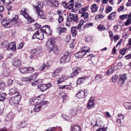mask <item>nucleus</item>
<instances>
[{
    "instance_id": "f257e3e1",
    "label": "nucleus",
    "mask_w": 131,
    "mask_h": 131,
    "mask_svg": "<svg viewBox=\"0 0 131 131\" xmlns=\"http://www.w3.org/2000/svg\"><path fill=\"white\" fill-rule=\"evenodd\" d=\"M12 21L8 17H6L2 19L1 23L2 25L5 28H10L12 25V24L11 23Z\"/></svg>"
},
{
    "instance_id": "f03ea898",
    "label": "nucleus",
    "mask_w": 131,
    "mask_h": 131,
    "mask_svg": "<svg viewBox=\"0 0 131 131\" xmlns=\"http://www.w3.org/2000/svg\"><path fill=\"white\" fill-rule=\"evenodd\" d=\"M20 72L23 74L31 73L35 71L33 67L27 68L23 66L19 69Z\"/></svg>"
},
{
    "instance_id": "7ed1b4c3",
    "label": "nucleus",
    "mask_w": 131,
    "mask_h": 131,
    "mask_svg": "<svg viewBox=\"0 0 131 131\" xmlns=\"http://www.w3.org/2000/svg\"><path fill=\"white\" fill-rule=\"evenodd\" d=\"M50 42H47L46 46L47 50L48 52H50L53 50V46L55 43V39L52 38H50Z\"/></svg>"
},
{
    "instance_id": "20e7f679",
    "label": "nucleus",
    "mask_w": 131,
    "mask_h": 131,
    "mask_svg": "<svg viewBox=\"0 0 131 131\" xmlns=\"http://www.w3.org/2000/svg\"><path fill=\"white\" fill-rule=\"evenodd\" d=\"M70 52L69 53V52H65L63 56L62 57L60 60V62L61 63H65L68 62L69 61V55Z\"/></svg>"
},
{
    "instance_id": "39448f33",
    "label": "nucleus",
    "mask_w": 131,
    "mask_h": 131,
    "mask_svg": "<svg viewBox=\"0 0 131 131\" xmlns=\"http://www.w3.org/2000/svg\"><path fill=\"white\" fill-rule=\"evenodd\" d=\"M10 99L13 100V103L15 104H19V102L21 100V96L20 95L18 94L11 97Z\"/></svg>"
},
{
    "instance_id": "423d86ee",
    "label": "nucleus",
    "mask_w": 131,
    "mask_h": 131,
    "mask_svg": "<svg viewBox=\"0 0 131 131\" xmlns=\"http://www.w3.org/2000/svg\"><path fill=\"white\" fill-rule=\"evenodd\" d=\"M95 104L94 98L93 97H91L88 101L87 104V107L88 109H91L94 107Z\"/></svg>"
},
{
    "instance_id": "0eeeda50",
    "label": "nucleus",
    "mask_w": 131,
    "mask_h": 131,
    "mask_svg": "<svg viewBox=\"0 0 131 131\" xmlns=\"http://www.w3.org/2000/svg\"><path fill=\"white\" fill-rule=\"evenodd\" d=\"M127 78V75L126 73L123 74L118 79V84L122 86L125 82Z\"/></svg>"
},
{
    "instance_id": "6e6552de",
    "label": "nucleus",
    "mask_w": 131,
    "mask_h": 131,
    "mask_svg": "<svg viewBox=\"0 0 131 131\" xmlns=\"http://www.w3.org/2000/svg\"><path fill=\"white\" fill-rule=\"evenodd\" d=\"M20 13L26 19H27L28 20V21L29 20V18L31 19V20L30 21H29V22L32 23L34 21V20L31 19V17H30V16L27 14L25 10H21V11Z\"/></svg>"
},
{
    "instance_id": "1a4fd4ad",
    "label": "nucleus",
    "mask_w": 131,
    "mask_h": 131,
    "mask_svg": "<svg viewBox=\"0 0 131 131\" xmlns=\"http://www.w3.org/2000/svg\"><path fill=\"white\" fill-rule=\"evenodd\" d=\"M16 50V43L14 42H13L11 43L8 44L7 47V50L9 51L12 50L13 52H14Z\"/></svg>"
},
{
    "instance_id": "9d476101",
    "label": "nucleus",
    "mask_w": 131,
    "mask_h": 131,
    "mask_svg": "<svg viewBox=\"0 0 131 131\" xmlns=\"http://www.w3.org/2000/svg\"><path fill=\"white\" fill-rule=\"evenodd\" d=\"M85 93L84 90H80L76 94V96L78 99L83 98L85 97Z\"/></svg>"
},
{
    "instance_id": "9b49d317",
    "label": "nucleus",
    "mask_w": 131,
    "mask_h": 131,
    "mask_svg": "<svg viewBox=\"0 0 131 131\" xmlns=\"http://www.w3.org/2000/svg\"><path fill=\"white\" fill-rule=\"evenodd\" d=\"M70 130L71 131H81V126L76 124L71 127Z\"/></svg>"
},
{
    "instance_id": "f8f14e48",
    "label": "nucleus",
    "mask_w": 131,
    "mask_h": 131,
    "mask_svg": "<svg viewBox=\"0 0 131 131\" xmlns=\"http://www.w3.org/2000/svg\"><path fill=\"white\" fill-rule=\"evenodd\" d=\"M41 34L42 35V37H38L37 36L40 35V34L39 33L38 31H37L34 34L32 39H34L37 38L39 40H42L44 38V34H43L42 33H41Z\"/></svg>"
},
{
    "instance_id": "ddd939ff",
    "label": "nucleus",
    "mask_w": 131,
    "mask_h": 131,
    "mask_svg": "<svg viewBox=\"0 0 131 131\" xmlns=\"http://www.w3.org/2000/svg\"><path fill=\"white\" fill-rule=\"evenodd\" d=\"M35 108L33 110L31 111V113H32L33 112H38L42 108V105H40L38 103H37V104L34 106Z\"/></svg>"
},
{
    "instance_id": "4468645a",
    "label": "nucleus",
    "mask_w": 131,
    "mask_h": 131,
    "mask_svg": "<svg viewBox=\"0 0 131 131\" xmlns=\"http://www.w3.org/2000/svg\"><path fill=\"white\" fill-rule=\"evenodd\" d=\"M45 85L46 84L43 83L39 84L38 85L37 88L39 89V90L42 92H44L47 90Z\"/></svg>"
},
{
    "instance_id": "2eb2a0df",
    "label": "nucleus",
    "mask_w": 131,
    "mask_h": 131,
    "mask_svg": "<svg viewBox=\"0 0 131 131\" xmlns=\"http://www.w3.org/2000/svg\"><path fill=\"white\" fill-rule=\"evenodd\" d=\"M88 77L85 76L84 77H82L79 78L77 80L76 82V84L77 85L80 84L84 82V80L87 78H88Z\"/></svg>"
},
{
    "instance_id": "dca6fc26",
    "label": "nucleus",
    "mask_w": 131,
    "mask_h": 131,
    "mask_svg": "<svg viewBox=\"0 0 131 131\" xmlns=\"http://www.w3.org/2000/svg\"><path fill=\"white\" fill-rule=\"evenodd\" d=\"M45 95L43 94H41L37 97H34L32 99H30V102H31V100L32 101L34 102V101H35L37 99H38L39 98H41V100H44L45 99Z\"/></svg>"
},
{
    "instance_id": "f3484780",
    "label": "nucleus",
    "mask_w": 131,
    "mask_h": 131,
    "mask_svg": "<svg viewBox=\"0 0 131 131\" xmlns=\"http://www.w3.org/2000/svg\"><path fill=\"white\" fill-rule=\"evenodd\" d=\"M78 74L79 72L78 71L75 70L70 74L69 76H67L66 77V79H68L69 78H73L74 77L76 76Z\"/></svg>"
},
{
    "instance_id": "a211bd4d",
    "label": "nucleus",
    "mask_w": 131,
    "mask_h": 131,
    "mask_svg": "<svg viewBox=\"0 0 131 131\" xmlns=\"http://www.w3.org/2000/svg\"><path fill=\"white\" fill-rule=\"evenodd\" d=\"M123 105L126 109L131 110V102H126L123 103Z\"/></svg>"
},
{
    "instance_id": "6ab92c4d",
    "label": "nucleus",
    "mask_w": 131,
    "mask_h": 131,
    "mask_svg": "<svg viewBox=\"0 0 131 131\" xmlns=\"http://www.w3.org/2000/svg\"><path fill=\"white\" fill-rule=\"evenodd\" d=\"M71 31L72 35L73 37H75L77 34V32L76 30L77 29V27L76 26H74L72 27H71Z\"/></svg>"
},
{
    "instance_id": "aec40b11",
    "label": "nucleus",
    "mask_w": 131,
    "mask_h": 131,
    "mask_svg": "<svg viewBox=\"0 0 131 131\" xmlns=\"http://www.w3.org/2000/svg\"><path fill=\"white\" fill-rule=\"evenodd\" d=\"M116 13L113 12L110 14L108 16L107 19L110 20H113L115 17Z\"/></svg>"
},
{
    "instance_id": "412c9836",
    "label": "nucleus",
    "mask_w": 131,
    "mask_h": 131,
    "mask_svg": "<svg viewBox=\"0 0 131 131\" xmlns=\"http://www.w3.org/2000/svg\"><path fill=\"white\" fill-rule=\"evenodd\" d=\"M36 50V53H37V56H40L42 55V49L40 47H38L35 49Z\"/></svg>"
},
{
    "instance_id": "4be33fe9",
    "label": "nucleus",
    "mask_w": 131,
    "mask_h": 131,
    "mask_svg": "<svg viewBox=\"0 0 131 131\" xmlns=\"http://www.w3.org/2000/svg\"><path fill=\"white\" fill-rule=\"evenodd\" d=\"M98 7L97 6V5L94 4L92 6L91 8V12L94 13L97 10Z\"/></svg>"
},
{
    "instance_id": "5701e85b",
    "label": "nucleus",
    "mask_w": 131,
    "mask_h": 131,
    "mask_svg": "<svg viewBox=\"0 0 131 131\" xmlns=\"http://www.w3.org/2000/svg\"><path fill=\"white\" fill-rule=\"evenodd\" d=\"M85 42H91L93 39V37L90 35H87L85 37Z\"/></svg>"
},
{
    "instance_id": "b1692460",
    "label": "nucleus",
    "mask_w": 131,
    "mask_h": 131,
    "mask_svg": "<svg viewBox=\"0 0 131 131\" xmlns=\"http://www.w3.org/2000/svg\"><path fill=\"white\" fill-rule=\"evenodd\" d=\"M101 74H96L95 77V81L97 82H100L102 78L103 77Z\"/></svg>"
},
{
    "instance_id": "393cba45",
    "label": "nucleus",
    "mask_w": 131,
    "mask_h": 131,
    "mask_svg": "<svg viewBox=\"0 0 131 131\" xmlns=\"http://www.w3.org/2000/svg\"><path fill=\"white\" fill-rule=\"evenodd\" d=\"M52 51L53 52L56 54H57L59 51L58 47L57 45H56L55 44H54L53 47V50Z\"/></svg>"
},
{
    "instance_id": "a878e982",
    "label": "nucleus",
    "mask_w": 131,
    "mask_h": 131,
    "mask_svg": "<svg viewBox=\"0 0 131 131\" xmlns=\"http://www.w3.org/2000/svg\"><path fill=\"white\" fill-rule=\"evenodd\" d=\"M6 87V85L4 82H0V89L4 90Z\"/></svg>"
},
{
    "instance_id": "bb28decb",
    "label": "nucleus",
    "mask_w": 131,
    "mask_h": 131,
    "mask_svg": "<svg viewBox=\"0 0 131 131\" xmlns=\"http://www.w3.org/2000/svg\"><path fill=\"white\" fill-rule=\"evenodd\" d=\"M17 92V89L15 87L13 88L10 90V94H16Z\"/></svg>"
},
{
    "instance_id": "cd10ccee",
    "label": "nucleus",
    "mask_w": 131,
    "mask_h": 131,
    "mask_svg": "<svg viewBox=\"0 0 131 131\" xmlns=\"http://www.w3.org/2000/svg\"><path fill=\"white\" fill-rule=\"evenodd\" d=\"M7 95L5 93H3L2 92H0V97L1 99L3 100V101L6 99L5 96Z\"/></svg>"
},
{
    "instance_id": "c85d7f7f",
    "label": "nucleus",
    "mask_w": 131,
    "mask_h": 131,
    "mask_svg": "<svg viewBox=\"0 0 131 131\" xmlns=\"http://www.w3.org/2000/svg\"><path fill=\"white\" fill-rule=\"evenodd\" d=\"M118 78V76L117 75H113L111 79L113 82H115L117 81Z\"/></svg>"
},
{
    "instance_id": "c756f323",
    "label": "nucleus",
    "mask_w": 131,
    "mask_h": 131,
    "mask_svg": "<svg viewBox=\"0 0 131 131\" xmlns=\"http://www.w3.org/2000/svg\"><path fill=\"white\" fill-rule=\"evenodd\" d=\"M2 67L4 71V73L9 74L10 72V70H9V68L6 67L5 66H2Z\"/></svg>"
},
{
    "instance_id": "7c9ffc66",
    "label": "nucleus",
    "mask_w": 131,
    "mask_h": 131,
    "mask_svg": "<svg viewBox=\"0 0 131 131\" xmlns=\"http://www.w3.org/2000/svg\"><path fill=\"white\" fill-rule=\"evenodd\" d=\"M78 53L80 58L86 55V52H83V50L79 51Z\"/></svg>"
},
{
    "instance_id": "2f4dec72",
    "label": "nucleus",
    "mask_w": 131,
    "mask_h": 131,
    "mask_svg": "<svg viewBox=\"0 0 131 131\" xmlns=\"http://www.w3.org/2000/svg\"><path fill=\"white\" fill-rule=\"evenodd\" d=\"M107 128V127H104V126H103L102 127H100L98 128L96 131H106Z\"/></svg>"
},
{
    "instance_id": "473e14b6",
    "label": "nucleus",
    "mask_w": 131,
    "mask_h": 131,
    "mask_svg": "<svg viewBox=\"0 0 131 131\" xmlns=\"http://www.w3.org/2000/svg\"><path fill=\"white\" fill-rule=\"evenodd\" d=\"M39 73H34L33 75H32L31 76V80H34L36 79L37 77L39 75Z\"/></svg>"
},
{
    "instance_id": "72a5a7b5",
    "label": "nucleus",
    "mask_w": 131,
    "mask_h": 131,
    "mask_svg": "<svg viewBox=\"0 0 131 131\" xmlns=\"http://www.w3.org/2000/svg\"><path fill=\"white\" fill-rule=\"evenodd\" d=\"M21 62L19 60H16L15 62L13 64V66H21Z\"/></svg>"
},
{
    "instance_id": "f704fd0d",
    "label": "nucleus",
    "mask_w": 131,
    "mask_h": 131,
    "mask_svg": "<svg viewBox=\"0 0 131 131\" xmlns=\"http://www.w3.org/2000/svg\"><path fill=\"white\" fill-rule=\"evenodd\" d=\"M49 102L48 101H43L42 100L41 102H39V104H40V105H42V106L43 105H47Z\"/></svg>"
},
{
    "instance_id": "c9c22d12",
    "label": "nucleus",
    "mask_w": 131,
    "mask_h": 131,
    "mask_svg": "<svg viewBox=\"0 0 131 131\" xmlns=\"http://www.w3.org/2000/svg\"><path fill=\"white\" fill-rule=\"evenodd\" d=\"M22 80L23 81H24L30 82L31 81V79L30 77L28 78H22Z\"/></svg>"
},
{
    "instance_id": "e433bc0d",
    "label": "nucleus",
    "mask_w": 131,
    "mask_h": 131,
    "mask_svg": "<svg viewBox=\"0 0 131 131\" xmlns=\"http://www.w3.org/2000/svg\"><path fill=\"white\" fill-rule=\"evenodd\" d=\"M127 16L128 14H123L119 16V18L122 20H123L126 19L127 17Z\"/></svg>"
},
{
    "instance_id": "4c0bfd02",
    "label": "nucleus",
    "mask_w": 131,
    "mask_h": 131,
    "mask_svg": "<svg viewBox=\"0 0 131 131\" xmlns=\"http://www.w3.org/2000/svg\"><path fill=\"white\" fill-rule=\"evenodd\" d=\"M112 8L111 6H108L107 8H106L105 10L106 11V14L109 13L111 12L112 10Z\"/></svg>"
},
{
    "instance_id": "58836bf2",
    "label": "nucleus",
    "mask_w": 131,
    "mask_h": 131,
    "mask_svg": "<svg viewBox=\"0 0 131 131\" xmlns=\"http://www.w3.org/2000/svg\"><path fill=\"white\" fill-rule=\"evenodd\" d=\"M60 29L59 30V34H61L64 32L65 31H66L67 30V28H61L60 26H59L58 28V29Z\"/></svg>"
},
{
    "instance_id": "ea45409f",
    "label": "nucleus",
    "mask_w": 131,
    "mask_h": 131,
    "mask_svg": "<svg viewBox=\"0 0 131 131\" xmlns=\"http://www.w3.org/2000/svg\"><path fill=\"white\" fill-rule=\"evenodd\" d=\"M70 113L71 114L72 116H73L77 114V111L75 109H71L70 110Z\"/></svg>"
},
{
    "instance_id": "a19ab883",
    "label": "nucleus",
    "mask_w": 131,
    "mask_h": 131,
    "mask_svg": "<svg viewBox=\"0 0 131 131\" xmlns=\"http://www.w3.org/2000/svg\"><path fill=\"white\" fill-rule=\"evenodd\" d=\"M8 41L6 40L3 41L2 43V45L4 48L6 47L8 45Z\"/></svg>"
},
{
    "instance_id": "79ce46f5",
    "label": "nucleus",
    "mask_w": 131,
    "mask_h": 131,
    "mask_svg": "<svg viewBox=\"0 0 131 131\" xmlns=\"http://www.w3.org/2000/svg\"><path fill=\"white\" fill-rule=\"evenodd\" d=\"M69 3L70 4L69 5H68V7L69 6V7H71L72 8L73 7V5L74 4V0H70V1L69 2Z\"/></svg>"
},
{
    "instance_id": "37998d69",
    "label": "nucleus",
    "mask_w": 131,
    "mask_h": 131,
    "mask_svg": "<svg viewBox=\"0 0 131 131\" xmlns=\"http://www.w3.org/2000/svg\"><path fill=\"white\" fill-rule=\"evenodd\" d=\"M13 81L10 79H8L7 82V86H9L13 84Z\"/></svg>"
},
{
    "instance_id": "c03bdc74",
    "label": "nucleus",
    "mask_w": 131,
    "mask_h": 131,
    "mask_svg": "<svg viewBox=\"0 0 131 131\" xmlns=\"http://www.w3.org/2000/svg\"><path fill=\"white\" fill-rule=\"evenodd\" d=\"M64 79L63 77H61L58 80H57V84H59L64 81Z\"/></svg>"
},
{
    "instance_id": "a18cd8bd",
    "label": "nucleus",
    "mask_w": 131,
    "mask_h": 131,
    "mask_svg": "<svg viewBox=\"0 0 131 131\" xmlns=\"http://www.w3.org/2000/svg\"><path fill=\"white\" fill-rule=\"evenodd\" d=\"M62 5L64 7L66 8L67 9L68 8V5L66 3L65 1H63L62 2Z\"/></svg>"
},
{
    "instance_id": "49530a36",
    "label": "nucleus",
    "mask_w": 131,
    "mask_h": 131,
    "mask_svg": "<svg viewBox=\"0 0 131 131\" xmlns=\"http://www.w3.org/2000/svg\"><path fill=\"white\" fill-rule=\"evenodd\" d=\"M89 8V6H85L84 7L82 8L81 9V11L83 12V13H84Z\"/></svg>"
},
{
    "instance_id": "de8ad7c7",
    "label": "nucleus",
    "mask_w": 131,
    "mask_h": 131,
    "mask_svg": "<svg viewBox=\"0 0 131 131\" xmlns=\"http://www.w3.org/2000/svg\"><path fill=\"white\" fill-rule=\"evenodd\" d=\"M131 22V19H128L125 22L124 24H125L126 26H127L130 24Z\"/></svg>"
},
{
    "instance_id": "09e8293b",
    "label": "nucleus",
    "mask_w": 131,
    "mask_h": 131,
    "mask_svg": "<svg viewBox=\"0 0 131 131\" xmlns=\"http://www.w3.org/2000/svg\"><path fill=\"white\" fill-rule=\"evenodd\" d=\"M26 125L27 124L25 122L21 123L19 124V126H20V127L21 128L25 127Z\"/></svg>"
},
{
    "instance_id": "8fccbe9b",
    "label": "nucleus",
    "mask_w": 131,
    "mask_h": 131,
    "mask_svg": "<svg viewBox=\"0 0 131 131\" xmlns=\"http://www.w3.org/2000/svg\"><path fill=\"white\" fill-rule=\"evenodd\" d=\"M18 16L17 15H16L15 16V17H14L13 18L11 19H10V20H12L11 21V22H16V21H17V19L18 18Z\"/></svg>"
},
{
    "instance_id": "3c124183",
    "label": "nucleus",
    "mask_w": 131,
    "mask_h": 131,
    "mask_svg": "<svg viewBox=\"0 0 131 131\" xmlns=\"http://www.w3.org/2000/svg\"><path fill=\"white\" fill-rule=\"evenodd\" d=\"M34 26H35V29H39L41 27V25L37 23L35 24H34Z\"/></svg>"
},
{
    "instance_id": "603ef678",
    "label": "nucleus",
    "mask_w": 131,
    "mask_h": 131,
    "mask_svg": "<svg viewBox=\"0 0 131 131\" xmlns=\"http://www.w3.org/2000/svg\"><path fill=\"white\" fill-rule=\"evenodd\" d=\"M46 67L48 68H50V66H42L41 67H39V70L40 71H42Z\"/></svg>"
},
{
    "instance_id": "864d4df0",
    "label": "nucleus",
    "mask_w": 131,
    "mask_h": 131,
    "mask_svg": "<svg viewBox=\"0 0 131 131\" xmlns=\"http://www.w3.org/2000/svg\"><path fill=\"white\" fill-rule=\"evenodd\" d=\"M31 54L34 55H37L36 53V50H35V49H34L31 51L30 52Z\"/></svg>"
},
{
    "instance_id": "5fc2aeb1",
    "label": "nucleus",
    "mask_w": 131,
    "mask_h": 131,
    "mask_svg": "<svg viewBox=\"0 0 131 131\" xmlns=\"http://www.w3.org/2000/svg\"><path fill=\"white\" fill-rule=\"evenodd\" d=\"M31 54L34 55H37L36 53V50H35V49H34L31 51L30 52Z\"/></svg>"
},
{
    "instance_id": "6e6d98bb",
    "label": "nucleus",
    "mask_w": 131,
    "mask_h": 131,
    "mask_svg": "<svg viewBox=\"0 0 131 131\" xmlns=\"http://www.w3.org/2000/svg\"><path fill=\"white\" fill-rule=\"evenodd\" d=\"M41 12H42V14H40V13H39V14H38V16H39L40 17V18H41L42 19H45L46 18H45V16L43 14H42L43 12L42 11H41Z\"/></svg>"
},
{
    "instance_id": "4d7b16f0",
    "label": "nucleus",
    "mask_w": 131,
    "mask_h": 131,
    "mask_svg": "<svg viewBox=\"0 0 131 131\" xmlns=\"http://www.w3.org/2000/svg\"><path fill=\"white\" fill-rule=\"evenodd\" d=\"M62 116L63 119L67 121L68 120L69 117L67 115L62 114Z\"/></svg>"
},
{
    "instance_id": "13d9d810",
    "label": "nucleus",
    "mask_w": 131,
    "mask_h": 131,
    "mask_svg": "<svg viewBox=\"0 0 131 131\" xmlns=\"http://www.w3.org/2000/svg\"><path fill=\"white\" fill-rule=\"evenodd\" d=\"M63 17L61 16H59V19H58V22L59 23H61V22L63 21Z\"/></svg>"
},
{
    "instance_id": "bf43d9fd",
    "label": "nucleus",
    "mask_w": 131,
    "mask_h": 131,
    "mask_svg": "<svg viewBox=\"0 0 131 131\" xmlns=\"http://www.w3.org/2000/svg\"><path fill=\"white\" fill-rule=\"evenodd\" d=\"M43 28H43L42 27L40 29V31H41L40 33L41 34V33H42L43 34V33H44L47 35V33L46 31H45L46 29H44Z\"/></svg>"
},
{
    "instance_id": "052dcab7",
    "label": "nucleus",
    "mask_w": 131,
    "mask_h": 131,
    "mask_svg": "<svg viewBox=\"0 0 131 131\" xmlns=\"http://www.w3.org/2000/svg\"><path fill=\"white\" fill-rule=\"evenodd\" d=\"M84 22H85L84 20L82 19H81L78 25L79 26H81L84 24Z\"/></svg>"
},
{
    "instance_id": "680f3d73",
    "label": "nucleus",
    "mask_w": 131,
    "mask_h": 131,
    "mask_svg": "<svg viewBox=\"0 0 131 131\" xmlns=\"http://www.w3.org/2000/svg\"><path fill=\"white\" fill-rule=\"evenodd\" d=\"M7 4V6L6 7V8L7 9V10L8 11H9L10 10H12V7L10 6V5H9V4Z\"/></svg>"
},
{
    "instance_id": "e2e57ef3",
    "label": "nucleus",
    "mask_w": 131,
    "mask_h": 131,
    "mask_svg": "<svg viewBox=\"0 0 131 131\" xmlns=\"http://www.w3.org/2000/svg\"><path fill=\"white\" fill-rule=\"evenodd\" d=\"M41 98H39L38 99H37L35 101H32L31 100V102H32V103H31V104H32V102H36L37 103H39V102H41L42 101V100H41Z\"/></svg>"
},
{
    "instance_id": "0e129e2a",
    "label": "nucleus",
    "mask_w": 131,
    "mask_h": 131,
    "mask_svg": "<svg viewBox=\"0 0 131 131\" xmlns=\"http://www.w3.org/2000/svg\"><path fill=\"white\" fill-rule=\"evenodd\" d=\"M73 21H75L76 20H77L78 19V15L77 14H75L73 16Z\"/></svg>"
},
{
    "instance_id": "69168bd1",
    "label": "nucleus",
    "mask_w": 131,
    "mask_h": 131,
    "mask_svg": "<svg viewBox=\"0 0 131 131\" xmlns=\"http://www.w3.org/2000/svg\"><path fill=\"white\" fill-rule=\"evenodd\" d=\"M40 9L41 8L39 6H36V8L35 9L38 14H39Z\"/></svg>"
},
{
    "instance_id": "338daca9",
    "label": "nucleus",
    "mask_w": 131,
    "mask_h": 131,
    "mask_svg": "<svg viewBox=\"0 0 131 131\" xmlns=\"http://www.w3.org/2000/svg\"><path fill=\"white\" fill-rule=\"evenodd\" d=\"M90 49L89 47L87 49H83V52H86V55L88 53H89L90 52Z\"/></svg>"
},
{
    "instance_id": "774afa93",
    "label": "nucleus",
    "mask_w": 131,
    "mask_h": 131,
    "mask_svg": "<svg viewBox=\"0 0 131 131\" xmlns=\"http://www.w3.org/2000/svg\"><path fill=\"white\" fill-rule=\"evenodd\" d=\"M38 6H39L41 7H42L43 5V3L41 1H39L38 2Z\"/></svg>"
}]
</instances>
